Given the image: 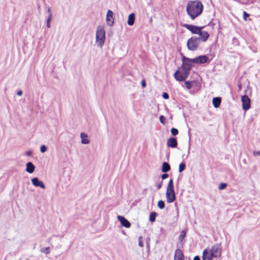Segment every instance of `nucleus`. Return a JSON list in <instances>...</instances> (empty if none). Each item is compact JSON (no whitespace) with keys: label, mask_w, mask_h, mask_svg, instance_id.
I'll list each match as a JSON object with an SVG mask.
<instances>
[{"label":"nucleus","mask_w":260,"mask_h":260,"mask_svg":"<svg viewBox=\"0 0 260 260\" xmlns=\"http://www.w3.org/2000/svg\"><path fill=\"white\" fill-rule=\"evenodd\" d=\"M32 152L31 151H27L26 152V155L27 156H30L32 155Z\"/></svg>","instance_id":"40"},{"label":"nucleus","mask_w":260,"mask_h":260,"mask_svg":"<svg viewBox=\"0 0 260 260\" xmlns=\"http://www.w3.org/2000/svg\"><path fill=\"white\" fill-rule=\"evenodd\" d=\"M135 20V14L134 13L129 14L128 18L127 24L129 25H133L134 24Z\"/></svg>","instance_id":"22"},{"label":"nucleus","mask_w":260,"mask_h":260,"mask_svg":"<svg viewBox=\"0 0 260 260\" xmlns=\"http://www.w3.org/2000/svg\"><path fill=\"white\" fill-rule=\"evenodd\" d=\"M159 120H160V122L162 123V124H165V120H166V118L165 116H164L163 115H161L159 117Z\"/></svg>","instance_id":"34"},{"label":"nucleus","mask_w":260,"mask_h":260,"mask_svg":"<svg viewBox=\"0 0 260 260\" xmlns=\"http://www.w3.org/2000/svg\"><path fill=\"white\" fill-rule=\"evenodd\" d=\"M150 239L149 237H147L146 240V246L148 249L149 250L150 248Z\"/></svg>","instance_id":"33"},{"label":"nucleus","mask_w":260,"mask_h":260,"mask_svg":"<svg viewBox=\"0 0 260 260\" xmlns=\"http://www.w3.org/2000/svg\"><path fill=\"white\" fill-rule=\"evenodd\" d=\"M185 236L186 233L184 231H182L179 236V240L181 241L185 237Z\"/></svg>","instance_id":"28"},{"label":"nucleus","mask_w":260,"mask_h":260,"mask_svg":"<svg viewBox=\"0 0 260 260\" xmlns=\"http://www.w3.org/2000/svg\"><path fill=\"white\" fill-rule=\"evenodd\" d=\"M244 92H245V93H246V92H247V90H245Z\"/></svg>","instance_id":"49"},{"label":"nucleus","mask_w":260,"mask_h":260,"mask_svg":"<svg viewBox=\"0 0 260 260\" xmlns=\"http://www.w3.org/2000/svg\"><path fill=\"white\" fill-rule=\"evenodd\" d=\"M186 88L188 89H190L191 88V82L190 81H186L185 82Z\"/></svg>","instance_id":"30"},{"label":"nucleus","mask_w":260,"mask_h":260,"mask_svg":"<svg viewBox=\"0 0 260 260\" xmlns=\"http://www.w3.org/2000/svg\"><path fill=\"white\" fill-rule=\"evenodd\" d=\"M166 198L168 203L173 202L176 199L173 181L171 179L169 182L166 190Z\"/></svg>","instance_id":"3"},{"label":"nucleus","mask_w":260,"mask_h":260,"mask_svg":"<svg viewBox=\"0 0 260 260\" xmlns=\"http://www.w3.org/2000/svg\"><path fill=\"white\" fill-rule=\"evenodd\" d=\"M41 252L44 253L46 254H48L50 253V248L49 247H47L45 248H42L41 249Z\"/></svg>","instance_id":"25"},{"label":"nucleus","mask_w":260,"mask_h":260,"mask_svg":"<svg viewBox=\"0 0 260 260\" xmlns=\"http://www.w3.org/2000/svg\"><path fill=\"white\" fill-rule=\"evenodd\" d=\"M47 12L49 14H52L51 13V8L50 7H48V9H47Z\"/></svg>","instance_id":"46"},{"label":"nucleus","mask_w":260,"mask_h":260,"mask_svg":"<svg viewBox=\"0 0 260 260\" xmlns=\"http://www.w3.org/2000/svg\"><path fill=\"white\" fill-rule=\"evenodd\" d=\"M106 32L103 26H98L96 30V43L98 46L102 47L105 41Z\"/></svg>","instance_id":"2"},{"label":"nucleus","mask_w":260,"mask_h":260,"mask_svg":"<svg viewBox=\"0 0 260 260\" xmlns=\"http://www.w3.org/2000/svg\"><path fill=\"white\" fill-rule=\"evenodd\" d=\"M117 219L122 226L126 228H128L131 226V223L124 217L118 215Z\"/></svg>","instance_id":"14"},{"label":"nucleus","mask_w":260,"mask_h":260,"mask_svg":"<svg viewBox=\"0 0 260 260\" xmlns=\"http://www.w3.org/2000/svg\"><path fill=\"white\" fill-rule=\"evenodd\" d=\"M174 260H184V255L180 249H177L175 251Z\"/></svg>","instance_id":"16"},{"label":"nucleus","mask_w":260,"mask_h":260,"mask_svg":"<svg viewBox=\"0 0 260 260\" xmlns=\"http://www.w3.org/2000/svg\"><path fill=\"white\" fill-rule=\"evenodd\" d=\"M51 20H52V14H50L48 15V16L46 21L50 22Z\"/></svg>","instance_id":"39"},{"label":"nucleus","mask_w":260,"mask_h":260,"mask_svg":"<svg viewBox=\"0 0 260 260\" xmlns=\"http://www.w3.org/2000/svg\"><path fill=\"white\" fill-rule=\"evenodd\" d=\"M189 72L185 69H181V71L177 70L174 73V78L177 81H185L188 77Z\"/></svg>","instance_id":"5"},{"label":"nucleus","mask_w":260,"mask_h":260,"mask_svg":"<svg viewBox=\"0 0 260 260\" xmlns=\"http://www.w3.org/2000/svg\"><path fill=\"white\" fill-rule=\"evenodd\" d=\"M217 256L211 252L208 249H205L203 252L202 260H213L214 258H217Z\"/></svg>","instance_id":"10"},{"label":"nucleus","mask_w":260,"mask_h":260,"mask_svg":"<svg viewBox=\"0 0 260 260\" xmlns=\"http://www.w3.org/2000/svg\"><path fill=\"white\" fill-rule=\"evenodd\" d=\"M189 149H190V147L189 146V147H188V154H189Z\"/></svg>","instance_id":"48"},{"label":"nucleus","mask_w":260,"mask_h":260,"mask_svg":"<svg viewBox=\"0 0 260 260\" xmlns=\"http://www.w3.org/2000/svg\"><path fill=\"white\" fill-rule=\"evenodd\" d=\"M143 238L142 236L139 237V246L141 247H143L144 246L143 242Z\"/></svg>","instance_id":"29"},{"label":"nucleus","mask_w":260,"mask_h":260,"mask_svg":"<svg viewBox=\"0 0 260 260\" xmlns=\"http://www.w3.org/2000/svg\"><path fill=\"white\" fill-rule=\"evenodd\" d=\"M193 260H201L200 259V258L199 256H196L194 258H193Z\"/></svg>","instance_id":"47"},{"label":"nucleus","mask_w":260,"mask_h":260,"mask_svg":"<svg viewBox=\"0 0 260 260\" xmlns=\"http://www.w3.org/2000/svg\"><path fill=\"white\" fill-rule=\"evenodd\" d=\"M200 43V38L193 36L189 39L187 42V48L191 51L196 50Z\"/></svg>","instance_id":"4"},{"label":"nucleus","mask_w":260,"mask_h":260,"mask_svg":"<svg viewBox=\"0 0 260 260\" xmlns=\"http://www.w3.org/2000/svg\"><path fill=\"white\" fill-rule=\"evenodd\" d=\"M221 98L219 97L214 98L212 100L213 105L215 108L219 107L221 104Z\"/></svg>","instance_id":"20"},{"label":"nucleus","mask_w":260,"mask_h":260,"mask_svg":"<svg viewBox=\"0 0 260 260\" xmlns=\"http://www.w3.org/2000/svg\"><path fill=\"white\" fill-rule=\"evenodd\" d=\"M171 132L172 135L176 136L178 134V131L177 128H172L171 129Z\"/></svg>","instance_id":"27"},{"label":"nucleus","mask_w":260,"mask_h":260,"mask_svg":"<svg viewBox=\"0 0 260 260\" xmlns=\"http://www.w3.org/2000/svg\"><path fill=\"white\" fill-rule=\"evenodd\" d=\"M208 57L206 55H200L192 58V61L196 63H204L208 61Z\"/></svg>","instance_id":"13"},{"label":"nucleus","mask_w":260,"mask_h":260,"mask_svg":"<svg viewBox=\"0 0 260 260\" xmlns=\"http://www.w3.org/2000/svg\"><path fill=\"white\" fill-rule=\"evenodd\" d=\"M17 94L18 96H21V95L22 94V90H19V91H18L17 92Z\"/></svg>","instance_id":"43"},{"label":"nucleus","mask_w":260,"mask_h":260,"mask_svg":"<svg viewBox=\"0 0 260 260\" xmlns=\"http://www.w3.org/2000/svg\"><path fill=\"white\" fill-rule=\"evenodd\" d=\"M162 186V183H159L158 184H157V188L158 189H159Z\"/></svg>","instance_id":"44"},{"label":"nucleus","mask_w":260,"mask_h":260,"mask_svg":"<svg viewBox=\"0 0 260 260\" xmlns=\"http://www.w3.org/2000/svg\"><path fill=\"white\" fill-rule=\"evenodd\" d=\"M47 151V147L45 145H43L40 147V151L42 153H44Z\"/></svg>","instance_id":"32"},{"label":"nucleus","mask_w":260,"mask_h":260,"mask_svg":"<svg viewBox=\"0 0 260 260\" xmlns=\"http://www.w3.org/2000/svg\"><path fill=\"white\" fill-rule=\"evenodd\" d=\"M46 25L48 28H50L51 26L50 22L46 21Z\"/></svg>","instance_id":"45"},{"label":"nucleus","mask_w":260,"mask_h":260,"mask_svg":"<svg viewBox=\"0 0 260 260\" xmlns=\"http://www.w3.org/2000/svg\"><path fill=\"white\" fill-rule=\"evenodd\" d=\"M227 186V184L225 183H221L220 184L218 188L220 190L224 189Z\"/></svg>","instance_id":"31"},{"label":"nucleus","mask_w":260,"mask_h":260,"mask_svg":"<svg viewBox=\"0 0 260 260\" xmlns=\"http://www.w3.org/2000/svg\"><path fill=\"white\" fill-rule=\"evenodd\" d=\"M106 22L108 25L111 26L114 24L113 12L112 10H109L106 15Z\"/></svg>","instance_id":"11"},{"label":"nucleus","mask_w":260,"mask_h":260,"mask_svg":"<svg viewBox=\"0 0 260 260\" xmlns=\"http://www.w3.org/2000/svg\"><path fill=\"white\" fill-rule=\"evenodd\" d=\"M242 103V108L244 110L247 111L250 109L251 107L250 100L246 95H244L241 98Z\"/></svg>","instance_id":"8"},{"label":"nucleus","mask_w":260,"mask_h":260,"mask_svg":"<svg viewBox=\"0 0 260 260\" xmlns=\"http://www.w3.org/2000/svg\"><path fill=\"white\" fill-rule=\"evenodd\" d=\"M31 182L33 185H34L36 187H40L43 189H44L45 188V186L43 182L39 180V179L37 177L32 178Z\"/></svg>","instance_id":"15"},{"label":"nucleus","mask_w":260,"mask_h":260,"mask_svg":"<svg viewBox=\"0 0 260 260\" xmlns=\"http://www.w3.org/2000/svg\"><path fill=\"white\" fill-rule=\"evenodd\" d=\"M249 16V14L246 13L245 11L243 12V19L245 21L247 20V18Z\"/></svg>","instance_id":"35"},{"label":"nucleus","mask_w":260,"mask_h":260,"mask_svg":"<svg viewBox=\"0 0 260 260\" xmlns=\"http://www.w3.org/2000/svg\"><path fill=\"white\" fill-rule=\"evenodd\" d=\"M35 167L31 162H28L26 164V171L29 173H32L34 172Z\"/></svg>","instance_id":"19"},{"label":"nucleus","mask_w":260,"mask_h":260,"mask_svg":"<svg viewBox=\"0 0 260 260\" xmlns=\"http://www.w3.org/2000/svg\"><path fill=\"white\" fill-rule=\"evenodd\" d=\"M168 174H166V173H165V174H163L162 175H161V178L162 180L164 179H166L168 177Z\"/></svg>","instance_id":"38"},{"label":"nucleus","mask_w":260,"mask_h":260,"mask_svg":"<svg viewBox=\"0 0 260 260\" xmlns=\"http://www.w3.org/2000/svg\"><path fill=\"white\" fill-rule=\"evenodd\" d=\"M167 145L171 148H175L177 146V141L175 138H170L167 141Z\"/></svg>","instance_id":"17"},{"label":"nucleus","mask_w":260,"mask_h":260,"mask_svg":"<svg viewBox=\"0 0 260 260\" xmlns=\"http://www.w3.org/2000/svg\"><path fill=\"white\" fill-rule=\"evenodd\" d=\"M193 63L194 62L192 61V59L183 57L182 58V69H185L190 72Z\"/></svg>","instance_id":"6"},{"label":"nucleus","mask_w":260,"mask_h":260,"mask_svg":"<svg viewBox=\"0 0 260 260\" xmlns=\"http://www.w3.org/2000/svg\"><path fill=\"white\" fill-rule=\"evenodd\" d=\"M142 86L143 88L145 87V86H146V83H145V80H143L142 81Z\"/></svg>","instance_id":"42"},{"label":"nucleus","mask_w":260,"mask_h":260,"mask_svg":"<svg viewBox=\"0 0 260 260\" xmlns=\"http://www.w3.org/2000/svg\"><path fill=\"white\" fill-rule=\"evenodd\" d=\"M162 97L165 99H168L169 98V94L167 92H164L162 93Z\"/></svg>","instance_id":"37"},{"label":"nucleus","mask_w":260,"mask_h":260,"mask_svg":"<svg viewBox=\"0 0 260 260\" xmlns=\"http://www.w3.org/2000/svg\"><path fill=\"white\" fill-rule=\"evenodd\" d=\"M80 137L81 138V143L83 144H88L89 143V140L87 139L88 136L86 134L81 133L80 134Z\"/></svg>","instance_id":"18"},{"label":"nucleus","mask_w":260,"mask_h":260,"mask_svg":"<svg viewBox=\"0 0 260 260\" xmlns=\"http://www.w3.org/2000/svg\"><path fill=\"white\" fill-rule=\"evenodd\" d=\"M215 256L220 257L221 254V247L220 244H216L212 246L211 249H208Z\"/></svg>","instance_id":"9"},{"label":"nucleus","mask_w":260,"mask_h":260,"mask_svg":"<svg viewBox=\"0 0 260 260\" xmlns=\"http://www.w3.org/2000/svg\"><path fill=\"white\" fill-rule=\"evenodd\" d=\"M202 29H201L200 32L197 35H199L198 38H200V42L201 41L205 42L208 39L210 35L207 31H202Z\"/></svg>","instance_id":"12"},{"label":"nucleus","mask_w":260,"mask_h":260,"mask_svg":"<svg viewBox=\"0 0 260 260\" xmlns=\"http://www.w3.org/2000/svg\"><path fill=\"white\" fill-rule=\"evenodd\" d=\"M185 168V164L183 162L181 163L179 166V172L180 173L182 172L184 170Z\"/></svg>","instance_id":"26"},{"label":"nucleus","mask_w":260,"mask_h":260,"mask_svg":"<svg viewBox=\"0 0 260 260\" xmlns=\"http://www.w3.org/2000/svg\"><path fill=\"white\" fill-rule=\"evenodd\" d=\"M157 206L160 209H164L165 206V204L164 201H163L162 200L159 201L157 203Z\"/></svg>","instance_id":"24"},{"label":"nucleus","mask_w":260,"mask_h":260,"mask_svg":"<svg viewBox=\"0 0 260 260\" xmlns=\"http://www.w3.org/2000/svg\"><path fill=\"white\" fill-rule=\"evenodd\" d=\"M252 153L254 156H260L259 151H254Z\"/></svg>","instance_id":"36"},{"label":"nucleus","mask_w":260,"mask_h":260,"mask_svg":"<svg viewBox=\"0 0 260 260\" xmlns=\"http://www.w3.org/2000/svg\"><path fill=\"white\" fill-rule=\"evenodd\" d=\"M238 91H240L242 89V84L241 83H238Z\"/></svg>","instance_id":"41"},{"label":"nucleus","mask_w":260,"mask_h":260,"mask_svg":"<svg viewBox=\"0 0 260 260\" xmlns=\"http://www.w3.org/2000/svg\"><path fill=\"white\" fill-rule=\"evenodd\" d=\"M156 216V213L155 212H152L149 215V220L151 222H153L155 220Z\"/></svg>","instance_id":"23"},{"label":"nucleus","mask_w":260,"mask_h":260,"mask_svg":"<svg viewBox=\"0 0 260 260\" xmlns=\"http://www.w3.org/2000/svg\"><path fill=\"white\" fill-rule=\"evenodd\" d=\"M186 10L189 17L194 20L203 12V5L199 0L189 1L186 6Z\"/></svg>","instance_id":"1"},{"label":"nucleus","mask_w":260,"mask_h":260,"mask_svg":"<svg viewBox=\"0 0 260 260\" xmlns=\"http://www.w3.org/2000/svg\"><path fill=\"white\" fill-rule=\"evenodd\" d=\"M170 169H171L170 166L168 162H163L162 165V168H161V171L162 172L167 173V172H169L170 170Z\"/></svg>","instance_id":"21"},{"label":"nucleus","mask_w":260,"mask_h":260,"mask_svg":"<svg viewBox=\"0 0 260 260\" xmlns=\"http://www.w3.org/2000/svg\"><path fill=\"white\" fill-rule=\"evenodd\" d=\"M182 26L187 29L190 31H191L192 34L196 35L199 34V32H200V30L201 29H203V26L199 27L196 25L188 24H183Z\"/></svg>","instance_id":"7"}]
</instances>
